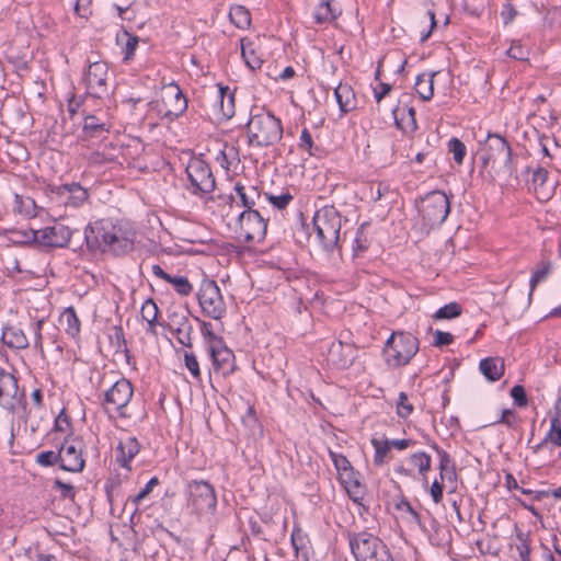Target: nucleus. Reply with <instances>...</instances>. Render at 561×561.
<instances>
[{
    "instance_id": "nucleus-7",
    "label": "nucleus",
    "mask_w": 561,
    "mask_h": 561,
    "mask_svg": "<svg viewBox=\"0 0 561 561\" xmlns=\"http://www.w3.org/2000/svg\"><path fill=\"white\" fill-rule=\"evenodd\" d=\"M417 209L424 225L430 228L439 227L450 213V202L442 191H432L421 198Z\"/></svg>"
},
{
    "instance_id": "nucleus-2",
    "label": "nucleus",
    "mask_w": 561,
    "mask_h": 561,
    "mask_svg": "<svg viewBox=\"0 0 561 561\" xmlns=\"http://www.w3.org/2000/svg\"><path fill=\"white\" fill-rule=\"evenodd\" d=\"M478 142L483 169L499 165L512 173V148L503 136L486 131L480 135Z\"/></svg>"
},
{
    "instance_id": "nucleus-34",
    "label": "nucleus",
    "mask_w": 561,
    "mask_h": 561,
    "mask_svg": "<svg viewBox=\"0 0 561 561\" xmlns=\"http://www.w3.org/2000/svg\"><path fill=\"white\" fill-rule=\"evenodd\" d=\"M341 482L345 484V489L351 496L356 501V495L359 492L360 483L358 481V472L354 470V468L348 469L347 471L341 472L340 474Z\"/></svg>"
},
{
    "instance_id": "nucleus-43",
    "label": "nucleus",
    "mask_w": 561,
    "mask_h": 561,
    "mask_svg": "<svg viewBox=\"0 0 561 561\" xmlns=\"http://www.w3.org/2000/svg\"><path fill=\"white\" fill-rule=\"evenodd\" d=\"M195 319L201 323V333L206 342L207 350L224 342L222 337L215 334L209 322L202 321L199 318Z\"/></svg>"
},
{
    "instance_id": "nucleus-50",
    "label": "nucleus",
    "mask_w": 561,
    "mask_h": 561,
    "mask_svg": "<svg viewBox=\"0 0 561 561\" xmlns=\"http://www.w3.org/2000/svg\"><path fill=\"white\" fill-rule=\"evenodd\" d=\"M141 317L147 323L158 320L159 308L152 299H147L140 310Z\"/></svg>"
},
{
    "instance_id": "nucleus-48",
    "label": "nucleus",
    "mask_w": 561,
    "mask_h": 561,
    "mask_svg": "<svg viewBox=\"0 0 561 561\" xmlns=\"http://www.w3.org/2000/svg\"><path fill=\"white\" fill-rule=\"evenodd\" d=\"M159 484V479L157 477H152L147 484L135 495L131 497V503L135 505V510L133 511L131 516L137 513L138 505L140 502L146 499L152 489Z\"/></svg>"
},
{
    "instance_id": "nucleus-35",
    "label": "nucleus",
    "mask_w": 561,
    "mask_h": 561,
    "mask_svg": "<svg viewBox=\"0 0 561 561\" xmlns=\"http://www.w3.org/2000/svg\"><path fill=\"white\" fill-rule=\"evenodd\" d=\"M548 442L561 447V422L559 417L551 419L550 431L547 436L535 447V451L540 450Z\"/></svg>"
},
{
    "instance_id": "nucleus-49",
    "label": "nucleus",
    "mask_w": 561,
    "mask_h": 561,
    "mask_svg": "<svg viewBox=\"0 0 561 561\" xmlns=\"http://www.w3.org/2000/svg\"><path fill=\"white\" fill-rule=\"evenodd\" d=\"M411 463L417 467L420 474L425 473L431 469V457L424 451L415 453L410 458Z\"/></svg>"
},
{
    "instance_id": "nucleus-44",
    "label": "nucleus",
    "mask_w": 561,
    "mask_h": 561,
    "mask_svg": "<svg viewBox=\"0 0 561 561\" xmlns=\"http://www.w3.org/2000/svg\"><path fill=\"white\" fill-rule=\"evenodd\" d=\"M167 283L171 284L174 290L181 296H188L193 291V286L185 276H169Z\"/></svg>"
},
{
    "instance_id": "nucleus-55",
    "label": "nucleus",
    "mask_w": 561,
    "mask_h": 561,
    "mask_svg": "<svg viewBox=\"0 0 561 561\" xmlns=\"http://www.w3.org/2000/svg\"><path fill=\"white\" fill-rule=\"evenodd\" d=\"M413 412V405L408 402L405 392H400L397 402V414L401 419H407Z\"/></svg>"
},
{
    "instance_id": "nucleus-1",
    "label": "nucleus",
    "mask_w": 561,
    "mask_h": 561,
    "mask_svg": "<svg viewBox=\"0 0 561 561\" xmlns=\"http://www.w3.org/2000/svg\"><path fill=\"white\" fill-rule=\"evenodd\" d=\"M136 232L128 222L100 219L84 229V241L89 251H101L121 256L134 249Z\"/></svg>"
},
{
    "instance_id": "nucleus-61",
    "label": "nucleus",
    "mask_w": 561,
    "mask_h": 561,
    "mask_svg": "<svg viewBox=\"0 0 561 561\" xmlns=\"http://www.w3.org/2000/svg\"><path fill=\"white\" fill-rule=\"evenodd\" d=\"M453 341L454 336L449 332L436 330L434 333V345L437 347L449 345L453 343Z\"/></svg>"
},
{
    "instance_id": "nucleus-46",
    "label": "nucleus",
    "mask_w": 561,
    "mask_h": 561,
    "mask_svg": "<svg viewBox=\"0 0 561 561\" xmlns=\"http://www.w3.org/2000/svg\"><path fill=\"white\" fill-rule=\"evenodd\" d=\"M516 539L518 540L517 551L522 561H529L530 547L529 535L522 530L516 531Z\"/></svg>"
},
{
    "instance_id": "nucleus-5",
    "label": "nucleus",
    "mask_w": 561,
    "mask_h": 561,
    "mask_svg": "<svg viewBox=\"0 0 561 561\" xmlns=\"http://www.w3.org/2000/svg\"><path fill=\"white\" fill-rule=\"evenodd\" d=\"M419 352V340L409 332H393L382 350L385 362L389 367L405 366Z\"/></svg>"
},
{
    "instance_id": "nucleus-47",
    "label": "nucleus",
    "mask_w": 561,
    "mask_h": 561,
    "mask_svg": "<svg viewBox=\"0 0 561 561\" xmlns=\"http://www.w3.org/2000/svg\"><path fill=\"white\" fill-rule=\"evenodd\" d=\"M381 72H375V84L373 85L374 96L379 103L392 90V85L380 79Z\"/></svg>"
},
{
    "instance_id": "nucleus-14",
    "label": "nucleus",
    "mask_w": 561,
    "mask_h": 561,
    "mask_svg": "<svg viewBox=\"0 0 561 561\" xmlns=\"http://www.w3.org/2000/svg\"><path fill=\"white\" fill-rule=\"evenodd\" d=\"M186 174L194 187L193 193H210L216 182L210 167L202 159H192L186 167Z\"/></svg>"
},
{
    "instance_id": "nucleus-18",
    "label": "nucleus",
    "mask_w": 561,
    "mask_h": 561,
    "mask_svg": "<svg viewBox=\"0 0 561 561\" xmlns=\"http://www.w3.org/2000/svg\"><path fill=\"white\" fill-rule=\"evenodd\" d=\"M112 124L108 122L107 115L103 112L99 114L85 115L82 127V138L90 139H104L110 133Z\"/></svg>"
},
{
    "instance_id": "nucleus-45",
    "label": "nucleus",
    "mask_w": 561,
    "mask_h": 561,
    "mask_svg": "<svg viewBox=\"0 0 561 561\" xmlns=\"http://www.w3.org/2000/svg\"><path fill=\"white\" fill-rule=\"evenodd\" d=\"M239 198L241 206L245 208L244 210H255L254 206L261 198V193L256 186H250L248 191Z\"/></svg>"
},
{
    "instance_id": "nucleus-26",
    "label": "nucleus",
    "mask_w": 561,
    "mask_h": 561,
    "mask_svg": "<svg viewBox=\"0 0 561 561\" xmlns=\"http://www.w3.org/2000/svg\"><path fill=\"white\" fill-rule=\"evenodd\" d=\"M479 369L490 381H496L504 374V362L497 357H486L480 360Z\"/></svg>"
},
{
    "instance_id": "nucleus-15",
    "label": "nucleus",
    "mask_w": 561,
    "mask_h": 561,
    "mask_svg": "<svg viewBox=\"0 0 561 561\" xmlns=\"http://www.w3.org/2000/svg\"><path fill=\"white\" fill-rule=\"evenodd\" d=\"M23 399L24 392L19 390L18 378L4 368H0V405L14 412Z\"/></svg>"
},
{
    "instance_id": "nucleus-9",
    "label": "nucleus",
    "mask_w": 561,
    "mask_h": 561,
    "mask_svg": "<svg viewBox=\"0 0 561 561\" xmlns=\"http://www.w3.org/2000/svg\"><path fill=\"white\" fill-rule=\"evenodd\" d=\"M197 299L203 312L207 317L219 320L226 313V304L220 288L215 280L205 279L202 282Z\"/></svg>"
},
{
    "instance_id": "nucleus-4",
    "label": "nucleus",
    "mask_w": 561,
    "mask_h": 561,
    "mask_svg": "<svg viewBox=\"0 0 561 561\" xmlns=\"http://www.w3.org/2000/svg\"><path fill=\"white\" fill-rule=\"evenodd\" d=\"M313 227L322 249L331 253L339 249L342 218L333 206L317 210L313 216Z\"/></svg>"
},
{
    "instance_id": "nucleus-17",
    "label": "nucleus",
    "mask_w": 561,
    "mask_h": 561,
    "mask_svg": "<svg viewBox=\"0 0 561 561\" xmlns=\"http://www.w3.org/2000/svg\"><path fill=\"white\" fill-rule=\"evenodd\" d=\"M357 356L354 344L342 341L333 342L328 352V362L337 369L348 368Z\"/></svg>"
},
{
    "instance_id": "nucleus-8",
    "label": "nucleus",
    "mask_w": 561,
    "mask_h": 561,
    "mask_svg": "<svg viewBox=\"0 0 561 561\" xmlns=\"http://www.w3.org/2000/svg\"><path fill=\"white\" fill-rule=\"evenodd\" d=\"M156 106L161 119L171 123L186 111L187 100L180 87L170 82L163 85L161 103L157 102Z\"/></svg>"
},
{
    "instance_id": "nucleus-51",
    "label": "nucleus",
    "mask_w": 561,
    "mask_h": 561,
    "mask_svg": "<svg viewBox=\"0 0 561 561\" xmlns=\"http://www.w3.org/2000/svg\"><path fill=\"white\" fill-rule=\"evenodd\" d=\"M448 149L454 156V160L461 164L466 156V146L458 138H451L448 142Z\"/></svg>"
},
{
    "instance_id": "nucleus-37",
    "label": "nucleus",
    "mask_w": 561,
    "mask_h": 561,
    "mask_svg": "<svg viewBox=\"0 0 561 561\" xmlns=\"http://www.w3.org/2000/svg\"><path fill=\"white\" fill-rule=\"evenodd\" d=\"M108 337L111 345L115 347L116 352H123L126 355L127 362H129V350L127 348L123 328L119 325L113 327Z\"/></svg>"
},
{
    "instance_id": "nucleus-24",
    "label": "nucleus",
    "mask_w": 561,
    "mask_h": 561,
    "mask_svg": "<svg viewBox=\"0 0 561 561\" xmlns=\"http://www.w3.org/2000/svg\"><path fill=\"white\" fill-rule=\"evenodd\" d=\"M140 445L136 437H128L124 442H119L116 448V460L123 467L130 469L129 462L139 453Z\"/></svg>"
},
{
    "instance_id": "nucleus-30",
    "label": "nucleus",
    "mask_w": 561,
    "mask_h": 561,
    "mask_svg": "<svg viewBox=\"0 0 561 561\" xmlns=\"http://www.w3.org/2000/svg\"><path fill=\"white\" fill-rule=\"evenodd\" d=\"M9 240L14 244L38 248V233L34 229H12Z\"/></svg>"
},
{
    "instance_id": "nucleus-62",
    "label": "nucleus",
    "mask_w": 561,
    "mask_h": 561,
    "mask_svg": "<svg viewBox=\"0 0 561 561\" xmlns=\"http://www.w3.org/2000/svg\"><path fill=\"white\" fill-rule=\"evenodd\" d=\"M299 147L304 150H307L309 154H312L313 140L310 131L307 128H304L301 131Z\"/></svg>"
},
{
    "instance_id": "nucleus-6",
    "label": "nucleus",
    "mask_w": 561,
    "mask_h": 561,
    "mask_svg": "<svg viewBox=\"0 0 561 561\" xmlns=\"http://www.w3.org/2000/svg\"><path fill=\"white\" fill-rule=\"evenodd\" d=\"M348 543L356 561H396L388 546L367 531L350 534Z\"/></svg>"
},
{
    "instance_id": "nucleus-63",
    "label": "nucleus",
    "mask_w": 561,
    "mask_h": 561,
    "mask_svg": "<svg viewBox=\"0 0 561 561\" xmlns=\"http://www.w3.org/2000/svg\"><path fill=\"white\" fill-rule=\"evenodd\" d=\"M548 171L543 168H538L533 174V184L535 188L543 187L548 179Z\"/></svg>"
},
{
    "instance_id": "nucleus-28",
    "label": "nucleus",
    "mask_w": 561,
    "mask_h": 561,
    "mask_svg": "<svg viewBox=\"0 0 561 561\" xmlns=\"http://www.w3.org/2000/svg\"><path fill=\"white\" fill-rule=\"evenodd\" d=\"M407 65L408 59L403 53L390 50L378 61L376 70H383L385 68L388 70H404Z\"/></svg>"
},
{
    "instance_id": "nucleus-56",
    "label": "nucleus",
    "mask_w": 561,
    "mask_h": 561,
    "mask_svg": "<svg viewBox=\"0 0 561 561\" xmlns=\"http://www.w3.org/2000/svg\"><path fill=\"white\" fill-rule=\"evenodd\" d=\"M329 455L339 474L353 468L350 460L344 455L332 450H329Z\"/></svg>"
},
{
    "instance_id": "nucleus-21",
    "label": "nucleus",
    "mask_w": 561,
    "mask_h": 561,
    "mask_svg": "<svg viewBox=\"0 0 561 561\" xmlns=\"http://www.w3.org/2000/svg\"><path fill=\"white\" fill-rule=\"evenodd\" d=\"M62 199L66 206L79 207L89 197L88 191L79 183L62 184L55 191Z\"/></svg>"
},
{
    "instance_id": "nucleus-16",
    "label": "nucleus",
    "mask_w": 561,
    "mask_h": 561,
    "mask_svg": "<svg viewBox=\"0 0 561 561\" xmlns=\"http://www.w3.org/2000/svg\"><path fill=\"white\" fill-rule=\"evenodd\" d=\"M75 231L62 224L37 230L38 249L67 248Z\"/></svg>"
},
{
    "instance_id": "nucleus-54",
    "label": "nucleus",
    "mask_w": 561,
    "mask_h": 561,
    "mask_svg": "<svg viewBox=\"0 0 561 561\" xmlns=\"http://www.w3.org/2000/svg\"><path fill=\"white\" fill-rule=\"evenodd\" d=\"M184 364L194 379H201L199 364L194 353L184 352Z\"/></svg>"
},
{
    "instance_id": "nucleus-58",
    "label": "nucleus",
    "mask_w": 561,
    "mask_h": 561,
    "mask_svg": "<svg viewBox=\"0 0 561 561\" xmlns=\"http://www.w3.org/2000/svg\"><path fill=\"white\" fill-rule=\"evenodd\" d=\"M36 462L43 467H50L59 463L57 453L54 450L42 451L36 455Z\"/></svg>"
},
{
    "instance_id": "nucleus-41",
    "label": "nucleus",
    "mask_w": 561,
    "mask_h": 561,
    "mask_svg": "<svg viewBox=\"0 0 561 561\" xmlns=\"http://www.w3.org/2000/svg\"><path fill=\"white\" fill-rule=\"evenodd\" d=\"M339 13L331 7L330 0H324L320 3L318 10L314 13V20L317 23H324L333 21L337 18Z\"/></svg>"
},
{
    "instance_id": "nucleus-52",
    "label": "nucleus",
    "mask_w": 561,
    "mask_h": 561,
    "mask_svg": "<svg viewBox=\"0 0 561 561\" xmlns=\"http://www.w3.org/2000/svg\"><path fill=\"white\" fill-rule=\"evenodd\" d=\"M267 201L277 209H285L288 204L293 201V195L286 191L283 192L280 195H274L271 193L266 194Z\"/></svg>"
},
{
    "instance_id": "nucleus-38",
    "label": "nucleus",
    "mask_w": 561,
    "mask_h": 561,
    "mask_svg": "<svg viewBox=\"0 0 561 561\" xmlns=\"http://www.w3.org/2000/svg\"><path fill=\"white\" fill-rule=\"evenodd\" d=\"M367 224L360 225L356 230V236L353 241L354 255L359 256L364 254L369 248V240L366 233Z\"/></svg>"
},
{
    "instance_id": "nucleus-13",
    "label": "nucleus",
    "mask_w": 561,
    "mask_h": 561,
    "mask_svg": "<svg viewBox=\"0 0 561 561\" xmlns=\"http://www.w3.org/2000/svg\"><path fill=\"white\" fill-rule=\"evenodd\" d=\"M238 227L245 242L261 241L266 234L267 219L259 210H243L238 217Z\"/></svg>"
},
{
    "instance_id": "nucleus-29",
    "label": "nucleus",
    "mask_w": 561,
    "mask_h": 561,
    "mask_svg": "<svg viewBox=\"0 0 561 561\" xmlns=\"http://www.w3.org/2000/svg\"><path fill=\"white\" fill-rule=\"evenodd\" d=\"M437 72H420L416 77L414 89L421 100L430 101L434 93V77Z\"/></svg>"
},
{
    "instance_id": "nucleus-33",
    "label": "nucleus",
    "mask_w": 561,
    "mask_h": 561,
    "mask_svg": "<svg viewBox=\"0 0 561 561\" xmlns=\"http://www.w3.org/2000/svg\"><path fill=\"white\" fill-rule=\"evenodd\" d=\"M230 21L239 28H248L251 24V14L243 5H234L229 11Z\"/></svg>"
},
{
    "instance_id": "nucleus-19",
    "label": "nucleus",
    "mask_w": 561,
    "mask_h": 561,
    "mask_svg": "<svg viewBox=\"0 0 561 561\" xmlns=\"http://www.w3.org/2000/svg\"><path fill=\"white\" fill-rule=\"evenodd\" d=\"M207 351L210 355L215 373L227 377L234 371V355L232 351L225 345V342L216 346H211Z\"/></svg>"
},
{
    "instance_id": "nucleus-40",
    "label": "nucleus",
    "mask_w": 561,
    "mask_h": 561,
    "mask_svg": "<svg viewBox=\"0 0 561 561\" xmlns=\"http://www.w3.org/2000/svg\"><path fill=\"white\" fill-rule=\"evenodd\" d=\"M462 308L461 306L456 302H449L442 308H439L436 313L434 314L435 320H450L454 318H457L461 314Z\"/></svg>"
},
{
    "instance_id": "nucleus-60",
    "label": "nucleus",
    "mask_w": 561,
    "mask_h": 561,
    "mask_svg": "<svg viewBox=\"0 0 561 561\" xmlns=\"http://www.w3.org/2000/svg\"><path fill=\"white\" fill-rule=\"evenodd\" d=\"M516 412L514 410L504 409L502 411L501 417L494 422V424H505L506 426L513 428L516 424Z\"/></svg>"
},
{
    "instance_id": "nucleus-36",
    "label": "nucleus",
    "mask_w": 561,
    "mask_h": 561,
    "mask_svg": "<svg viewBox=\"0 0 561 561\" xmlns=\"http://www.w3.org/2000/svg\"><path fill=\"white\" fill-rule=\"evenodd\" d=\"M180 328H175L174 332L176 334V340L180 344L185 347H192V334L194 332L193 325L191 324L188 318H182V323H180Z\"/></svg>"
},
{
    "instance_id": "nucleus-22",
    "label": "nucleus",
    "mask_w": 561,
    "mask_h": 561,
    "mask_svg": "<svg viewBox=\"0 0 561 561\" xmlns=\"http://www.w3.org/2000/svg\"><path fill=\"white\" fill-rule=\"evenodd\" d=\"M241 55L250 70H259L263 66V54L261 46L250 39H241Z\"/></svg>"
},
{
    "instance_id": "nucleus-3",
    "label": "nucleus",
    "mask_w": 561,
    "mask_h": 561,
    "mask_svg": "<svg viewBox=\"0 0 561 561\" xmlns=\"http://www.w3.org/2000/svg\"><path fill=\"white\" fill-rule=\"evenodd\" d=\"M247 130L249 144L255 147L273 146L283 136L280 121L268 112L252 115L247 124Z\"/></svg>"
},
{
    "instance_id": "nucleus-64",
    "label": "nucleus",
    "mask_w": 561,
    "mask_h": 561,
    "mask_svg": "<svg viewBox=\"0 0 561 561\" xmlns=\"http://www.w3.org/2000/svg\"><path fill=\"white\" fill-rule=\"evenodd\" d=\"M92 0H77L75 12L81 18H88L91 14L90 4Z\"/></svg>"
},
{
    "instance_id": "nucleus-10",
    "label": "nucleus",
    "mask_w": 561,
    "mask_h": 561,
    "mask_svg": "<svg viewBox=\"0 0 561 561\" xmlns=\"http://www.w3.org/2000/svg\"><path fill=\"white\" fill-rule=\"evenodd\" d=\"M187 503L197 513L214 512L217 496L210 483L204 480H193L186 486Z\"/></svg>"
},
{
    "instance_id": "nucleus-27",
    "label": "nucleus",
    "mask_w": 561,
    "mask_h": 561,
    "mask_svg": "<svg viewBox=\"0 0 561 561\" xmlns=\"http://www.w3.org/2000/svg\"><path fill=\"white\" fill-rule=\"evenodd\" d=\"M334 95L342 113L346 114L355 108V93L351 85L340 83L334 89Z\"/></svg>"
},
{
    "instance_id": "nucleus-32",
    "label": "nucleus",
    "mask_w": 561,
    "mask_h": 561,
    "mask_svg": "<svg viewBox=\"0 0 561 561\" xmlns=\"http://www.w3.org/2000/svg\"><path fill=\"white\" fill-rule=\"evenodd\" d=\"M218 99L222 116L232 117L234 114V96L229 87L218 85Z\"/></svg>"
},
{
    "instance_id": "nucleus-42",
    "label": "nucleus",
    "mask_w": 561,
    "mask_h": 561,
    "mask_svg": "<svg viewBox=\"0 0 561 561\" xmlns=\"http://www.w3.org/2000/svg\"><path fill=\"white\" fill-rule=\"evenodd\" d=\"M371 445L375 448L374 463L376 466L383 465L385 458L387 457L388 453L390 451V440L389 439L380 440L378 438H373Z\"/></svg>"
},
{
    "instance_id": "nucleus-59",
    "label": "nucleus",
    "mask_w": 561,
    "mask_h": 561,
    "mask_svg": "<svg viewBox=\"0 0 561 561\" xmlns=\"http://www.w3.org/2000/svg\"><path fill=\"white\" fill-rule=\"evenodd\" d=\"M511 396L514 400V403L517 407H526L527 405V403H528L527 394H526L525 388L523 386H520V385L514 386L511 389Z\"/></svg>"
},
{
    "instance_id": "nucleus-20",
    "label": "nucleus",
    "mask_w": 561,
    "mask_h": 561,
    "mask_svg": "<svg viewBox=\"0 0 561 561\" xmlns=\"http://www.w3.org/2000/svg\"><path fill=\"white\" fill-rule=\"evenodd\" d=\"M394 123L399 129L404 133H414L417 129L415 110L413 106L399 101V104L392 110Z\"/></svg>"
},
{
    "instance_id": "nucleus-11",
    "label": "nucleus",
    "mask_w": 561,
    "mask_h": 561,
    "mask_svg": "<svg viewBox=\"0 0 561 561\" xmlns=\"http://www.w3.org/2000/svg\"><path fill=\"white\" fill-rule=\"evenodd\" d=\"M82 438L72 435L65 438L57 451L61 470L69 472H81L83 470L85 461L82 456Z\"/></svg>"
},
{
    "instance_id": "nucleus-31",
    "label": "nucleus",
    "mask_w": 561,
    "mask_h": 561,
    "mask_svg": "<svg viewBox=\"0 0 561 561\" xmlns=\"http://www.w3.org/2000/svg\"><path fill=\"white\" fill-rule=\"evenodd\" d=\"M61 325H66V332L71 337L80 333V320L73 307L66 308L59 318Z\"/></svg>"
},
{
    "instance_id": "nucleus-53",
    "label": "nucleus",
    "mask_w": 561,
    "mask_h": 561,
    "mask_svg": "<svg viewBox=\"0 0 561 561\" xmlns=\"http://www.w3.org/2000/svg\"><path fill=\"white\" fill-rule=\"evenodd\" d=\"M435 451L437 453L439 457V471H440V479L444 481V471H447V469H450V467L455 466L451 457L447 451L438 447L436 444L433 446Z\"/></svg>"
},
{
    "instance_id": "nucleus-39",
    "label": "nucleus",
    "mask_w": 561,
    "mask_h": 561,
    "mask_svg": "<svg viewBox=\"0 0 561 561\" xmlns=\"http://www.w3.org/2000/svg\"><path fill=\"white\" fill-rule=\"evenodd\" d=\"M552 264L550 261H542L533 272V275L529 280L530 293L536 288V286L543 282L548 275L551 273Z\"/></svg>"
},
{
    "instance_id": "nucleus-25",
    "label": "nucleus",
    "mask_w": 561,
    "mask_h": 561,
    "mask_svg": "<svg viewBox=\"0 0 561 561\" xmlns=\"http://www.w3.org/2000/svg\"><path fill=\"white\" fill-rule=\"evenodd\" d=\"M1 340L10 348L24 350L28 347V340L24 331L16 325L5 327Z\"/></svg>"
},
{
    "instance_id": "nucleus-57",
    "label": "nucleus",
    "mask_w": 561,
    "mask_h": 561,
    "mask_svg": "<svg viewBox=\"0 0 561 561\" xmlns=\"http://www.w3.org/2000/svg\"><path fill=\"white\" fill-rule=\"evenodd\" d=\"M53 489L58 490L60 492V496L62 499H68V500H71V501L75 500L76 490H75V486L72 484L65 483L61 480L56 479L54 481Z\"/></svg>"
},
{
    "instance_id": "nucleus-12",
    "label": "nucleus",
    "mask_w": 561,
    "mask_h": 561,
    "mask_svg": "<svg viewBox=\"0 0 561 561\" xmlns=\"http://www.w3.org/2000/svg\"><path fill=\"white\" fill-rule=\"evenodd\" d=\"M133 385L126 378L117 380L108 390L104 392V400L102 407L106 413H110L108 405L118 412V415L126 417L125 408L133 398Z\"/></svg>"
},
{
    "instance_id": "nucleus-23",
    "label": "nucleus",
    "mask_w": 561,
    "mask_h": 561,
    "mask_svg": "<svg viewBox=\"0 0 561 561\" xmlns=\"http://www.w3.org/2000/svg\"><path fill=\"white\" fill-rule=\"evenodd\" d=\"M106 75L107 72H85L83 80L90 95L101 99L108 94L110 85Z\"/></svg>"
}]
</instances>
